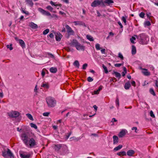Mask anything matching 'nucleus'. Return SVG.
<instances>
[{
	"label": "nucleus",
	"instance_id": "nucleus-1",
	"mask_svg": "<svg viewBox=\"0 0 158 158\" xmlns=\"http://www.w3.org/2000/svg\"><path fill=\"white\" fill-rule=\"evenodd\" d=\"M135 36L139 40L140 43L145 44H147L149 40V39L148 36L144 33H142L138 36L135 35Z\"/></svg>",
	"mask_w": 158,
	"mask_h": 158
},
{
	"label": "nucleus",
	"instance_id": "nucleus-2",
	"mask_svg": "<svg viewBox=\"0 0 158 158\" xmlns=\"http://www.w3.org/2000/svg\"><path fill=\"white\" fill-rule=\"evenodd\" d=\"M70 45L75 47L77 49L78 51H84L85 49V47L84 45L81 44L75 39L71 41V43H70Z\"/></svg>",
	"mask_w": 158,
	"mask_h": 158
},
{
	"label": "nucleus",
	"instance_id": "nucleus-3",
	"mask_svg": "<svg viewBox=\"0 0 158 158\" xmlns=\"http://www.w3.org/2000/svg\"><path fill=\"white\" fill-rule=\"evenodd\" d=\"M46 100L48 106L49 107H53L56 104V101L52 97H48L46 98Z\"/></svg>",
	"mask_w": 158,
	"mask_h": 158
},
{
	"label": "nucleus",
	"instance_id": "nucleus-4",
	"mask_svg": "<svg viewBox=\"0 0 158 158\" xmlns=\"http://www.w3.org/2000/svg\"><path fill=\"white\" fill-rule=\"evenodd\" d=\"M7 151L5 149L3 150L2 152V156L5 158H8V157L11 158L12 157H13L14 155L10 150L9 148H7Z\"/></svg>",
	"mask_w": 158,
	"mask_h": 158
},
{
	"label": "nucleus",
	"instance_id": "nucleus-5",
	"mask_svg": "<svg viewBox=\"0 0 158 158\" xmlns=\"http://www.w3.org/2000/svg\"><path fill=\"white\" fill-rule=\"evenodd\" d=\"M22 139L25 144L30 139V133L29 132H24L21 135Z\"/></svg>",
	"mask_w": 158,
	"mask_h": 158
},
{
	"label": "nucleus",
	"instance_id": "nucleus-6",
	"mask_svg": "<svg viewBox=\"0 0 158 158\" xmlns=\"http://www.w3.org/2000/svg\"><path fill=\"white\" fill-rule=\"evenodd\" d=\"M25 145L27 147L31 148L36 145V143L34 139L32 138L30 139Z\"/></svg>",
	"mask_w": 158,
	"mask_h": 158
},
{
	"label": "nucleus",
	"instance_id": "nucleus-7",
	"mask_svg": "<svg viewBox=\"0 0 158 158\" xmlns=\"http://www.w3.org/2000/svg\"><path fill=\"white\" fill-rule=\"evenodd\" d=\"M8 115L10 117L15 118L18 117L20 115V114L18 111H12L8 113Z\"/></svg>",
	"mask_w": 158,
	"mask_h": 158
},
{
	"label": "nucleus",
	"instance_id": "nucleus-8",
	"mask_svg": "<svg viewBox=\"0 0 158 158\" xmlns=\"http://www.w3.org/2000/svg\"><path fill=\"white\" fill-rule=\"evenodd\" d=\"M71 23H73L75 26L79 25L80 26H83L84 27H86V26L85 23L83 21H74L73 22H71Z\"/></svg>",
	"mask_w": 158,
	"mask_h": 158
},
{
	"label": "nucleus",
	"instance_id": "nucleus-9",
	"mask_svg": "<svg viewBox=\"0 0 158 158\" xmlns=\"http://www.w3.org/2000/svg\"><path fill=\"white\" fill-rule=\"evenodd\" d=\"M63 28L61 31L62 32H65L66 31L65 28L67 29V31L68 35L69 34V26L68 25L66 24V23H63Z\"/></svg>",
	"mask_w": 158,
	"mask_h": 158
},
{
	"label": "nucleus",
	"instance_id": "nucleus-10",
	"mask_svg": "<svg viewBox=\"0 0 158 158\" xmlns=\"http://www.w3.org/2000/svg\"><path fill=\"white\" fill-rule=\"evenodd\" d=\"M101 2L98 0H95L91 4V6L93 7H96L100 5Z\"/></svg>",
	"mask_w": 158,
	"mask_h": 158
},
{
	"label": "nucleus",
	"instance_id": "nucleus-11",
	"mask_svg": "<svg viewBox=\"0 0 158 158\" xmlns=\"http://www.w3.org/2000/svg\"><path fill=\"white\" fill-rule=\"evenodd\" d=\"M140 69L142 70V73L145 76H148L150 75V73L148 72L147 69L142 68H140Z\"/></svg>",
	"mask_w": 158,
	"mask_h": 158
},
{
	"label": "nucleus",
	"instance_id": "nucleus-12",
	"mask_svg": "<svg viewBox=\"0 0 158 158\" xmlns=\"http://www.w3.org/2000/svg\"><path fill=\"white\" fill-rule=\"evenodd\" d=\"M127 132V131L126 129H123L121 130L118 134L119 137L122 138L126 135Z\"/></svg>",
	"mask_w": 158,
	"mask_h": 158
},
{
	"label": "nucleus",
	"instance_id": "nucleus-13",
	"mask_svg": "<svg viewBox=\"0 0 158 158\" xmlns=\"http://www.w3.org/2000/svg\"><path fill=\"white\" fill-rule=\"evenodd\" d=\"M19 154L21 158H30L31 156L30 154H25L24 152L20 153Z\"/></svg>",
	"mask_w": 158,
	"mask_h": 158
},
{
	"label": "nucleus",
	"instance_id": "nucleus-14",
	"mask_svg": "<svg viewBox=\"0 0 158 158\" xmlns=\"http://www.w3.org/2000/svg\"><path fill=\"white\" fill-rule=\"evenodd\" d=\"M113 144H116L118 143V137L116 135H114L113 137Z\"/></svg>",
	"mask_w": 158,
	"mask_h": 158
},
{
	"label": "nucleus",
	"instance_id": "nucleus-15",
	"mask_svg": "<svg viewBox=\"0 0 158 158\" xmlns=\"http://www.w3.org/2000/svg\"><path fill=\"white\" fill-rule=\"evenodd\" d=\"M62 35L60 33H57V34L56 35V39L57 41H60L62 38Z\"/></svg>",
	"mask_w": 158,
	"mask_h": 158
},
{
	"label": "nucleus",
	"instance_id": "nucleus-16",
	"mask_svg": "<svg viewBox=\"0 0 158 158\" xmlns=\"http://www.w3.org/2000/svg\"><path fill=\"white\" fill-rule=\"evenodd\" d=\"M19 41L20 46L22 47V48H25V45L24 41L21 39H19Z\"/></svg>",
	"mask_w": 158,
	"mask_h": 158
},
{
	"label": "nucleus",
	"instance_id": "nucleus-17",
	"mask_svg": "<svg viewBox=\"0 0 158 158\" xmlns=\"http://www.w3.org/2000/svg\"><path fill=\"white\" fill-rule=\"evenodd\" d=\"M73 65L76 68H79L80 65L79 61L77 60H76L73 63Z\"/></svg>",
	"mask_w": 158,
	"mask_h": 158
},
{
	"label": "nucleus",
	"instance_id": "nucleus-18",
	"mask_svg": "<svg viewBox=\"0 0 158 158\" xmlns=\"http://www.w3.org/2000/svg\"><path fill=\"white\" fill-rule=\"evenodd\" d=\"M30 27L32 28L36 29L38 28V26L37 24L34 23L33 22H31L30 25Z\"/></svg>",
	"mask_w": 158,
	"mask_h": 158
},
{
	"label": "nucleus",
	"instance_id": "nucleus-19",
	"mask_svg": "<svg viewBox=\"0 0 158 158\" xmlns=\"http://www.w3.org/2000/svg\"><path fill=\"white\" fill-rule=\"evenodd\" d=\"M102 89V86L99 87L98 89L96 90H94V94H99L100 91Z\"/></svg>",
	"mask_w": 158,
	"mask_h": 158
},
{
	"label": "nucleus",
	"instance_id": "nucleus-20",
	"mask_svg": "<svg viewBox=\"0 0 158 158\" xmlns=\"http://www.w3.org/2000/svg\"><path fill=\"white\" fill-rule=\"evenodd\" d=\"M134 153V151L133 150H129L127 152V154L129 156H131Z\"/></svg>",
	"mask_w": 158,
	"mask_h": 158
},
{
	"label": "nucleus",
	"instance_id": "nucleus-21",
	"mask_svg": "<svg viewBox=\"0 0 158 158\" xmlns=\"http://www.w3.org/2000/svg\"><path fill=\"white\" fill-rule=\"evenodd\" d=\"M131 86V84L129 82H127L125 83L124 88L126 89H128Z\"/></svg>",
	"mask_w": 158,
	"mask_h": 158
},
{
	"label": "nucleus",
	"instance_id": "nucleus-22",
	"mask_svg": "<svg viewBox=\"0 0 158 158\" xmlns=\"http://www.w3.org/2000/svg\"><path fill=\"white\" fill-rule=\"evenodd\" d=\"M50 71L52 73H55L57 71V69L56 68L52 67L50 69Z\"/></svg>",
	"mask_w": 158,
	"mask_h": 158
},
{
	"label": "nucleus",
	"instance_id": "nucleus-23",
	"mask_svg": "<svg viewBox=\"0 0 158 158\" xmlns=\"http://www.w3.org/2000/svg\"><path fill=\"white\" fill-rule=\"evenodd\" d=\"M123 146L121 145H119L118 146L115 147L114 149V151H116L122 148Z\"/></svg>",
	"mask_w": 158,
	"mask_h": 158
},
{
	"label": "nucleus",
	"instance_id": "nucleus-24",
	"mask_svg": "<svg viewBox=\"0 0 158 158\" xmlns=\"http://www.w3.org/2000/svg\"><path fill=\"white\" fill-rule=\"evenodd\" d=\"M27 3L31 6H32L34 4L32 0H26Z\"/></svg>",
	"mask_w": 158,
	"mask_h": 158
},
{
	"label": "nucleus",
	"instance_id": "nucleus-25",
	"mask_svg": "<svg viewBox=\"0 0 158 158\" xmlns=\"http://www.w3.org/2000/svg\"><path fill=\"white\" fill-rule=\"evenodd\" d=\"M127 18V16H123L121 18L122 20L124 22L125 25H127L126 19Z\"/></svg>",
	"mask_w": 158,
	"mask_h": 158
},
{
	"label": "nucleus",
	"instance_id": "nucleus-26",
	"mask_svg": "<svg viewBox=\"0 0 158 158\" xmlns=\"http://www.w3.org/2000/svg\"><path fill=\"white\" fill-rule=\"evenodd\" d=\"M41 87L48 89L49 88V85L48 83H43L41 85Z\"/></svg>",
	"mask_w": 158,
	"mask_h": 158
},
{
	"label": "nucleus",
	"instance_id": "nucleus-27",
	"mask_svg": "<svg viewBox=\"0 0 158 158\" xmlns=\"http://www.w3.org/2000/svg\"><path fill=\"white\" fill-rule=\"evenodd\" d=\"M117 155L118 156H124L126 155V152L125 151H122L117 153Z\"/></svg>",
	"mask_w": 158,
	"mask_h": 158
},
{
	"label": "nucleus",
	"instance_id": "nucleus-28",
	"mask_svg": "<svg viewBox=\"0 0 158 158\" xmlns=\"http://www.w3.org/2000/svg\"><path fill=\"white\" fill-rule=\"evenodd\" d=\"M136 48L133 45L132 46V53L133 55L135 54L136 53Z\"/></svg>",
	"mask_w": 158,
	"mask_h": 158
},
{
	"label": "nucleus",
	"instance_id": "nucleus-29",
	"mask_svg": "<svg viewBox=\"0 0 158 158\" xmlns=\"http://www.w3.org/2000/svg\"><path fill=\"white\" fill-rule=\"evenodd\" d=\"M114 74L115 76L117 77L119 79L121 77V74H120L116 72H114Z\"/></svg>",
	"mask_w": 158,
	"mask_h": 158
},
{
	"label": "nucleus",
	"instance_id": "nucleus-30",
	"mask_svg": "<svg viewBox=\"0 0 158 158\" xmlns=\"http://www.w3.org/2000/svg\"><path fill=\"white\" fill-rule=\"evenodd\" d=\"M86 38L87 39H88L90 41H94V39L93 37L89 35H86Z\"/></svg>",
	"mask_w": 158,
	"mask_h": 158
},
{
	"label": "nucleus",
	"instance_id": "nucleus-31",
	"mask_svg": "<svg viewBox=\"0 0 158 158\" xmlns=\"http://www.w3.org/2000/svg\"><path fill=\"white\" fill-rule=\"evenodd\" d=\"M115 103L117 108H118L119 106V102L118 98L117 97V98L115 100Z\"/></svg>",
	"mask_w": 158,
	"mask_h": 158
},
{
	"label": "nucleus",
	"instance_id": "nucleus-32",
	"mask_svg": "<svg viewBox=\"0 0 158 158\" xmlns=\"http://www.w3.org/2000/svg\"><path fill=\"white\" fill-rule=\"evenodd\" d=\"M61 147V146L60 145H55L54 147V149L55 150L59 151Z\"/></svg>",
	"mask_w": 158,
	"mask_h": 158
},
{
	"label": "nucleus",
	"instance_id": "nucleus-33",
	"mask_svg": "<svg viewBox=\"0 0 158 158\" xmlns=\"http://www.w3.org/2000/svg\"><path fill=\"white\" fill-rule=\"evenodd\" d=\"M26 115L27 117L31 120H33V118L32 115L30 114H27Z\"/></svg>",
	"mask_w": 158,
	"mask_h": 158
},
{
	"label": "nucleus",
	"instance_id": "nucleus-34",
	"mask_svg": "<svg viewBox=\"0 0 158 158\" xmlns=\"http://www.w3.org/2000/svg\"><path fill=\"white\" fill-rule=\"evenodd\" d=\"M105 3L108 4L114 3V2L112 0H105Z\"/></svg>",
	"mask_w": 158,
	"mask_h": 158
},
{
	"label": "nucleus",
	"instance_id": "nucleus-35",
	"mask_svg": "<svg viewBox=\"0 0 158 158\" xmlns=\"http://www.w3.org/2000/svg\"><path fill=\"white\" fill-rule=\"evenodd\" d=\"M95 48L97 50H99L100 49V45L99 44L97 43L95 45Z\"/></svg>",
	"mask_w": 158,
	"mask_h": 158
},
{
	"label": "nucleus",
	"instance_id": "nucleus-36",
	"mask_svg": "<svg viewBox=\"0 0 158 158\" xmlns=\"http://www.w3.org/2000/svg\"><path fill=\"white\" fill-rule=\"evenodd\" d=\"M50 3L52 5L55 6H61V5L60 4H56V5L55 4V3L54 2H52V1H51L50 2Z\"/></svg>",
	"mask_w": 158,
	"mask_h": 158
},
{
	"label": "nucleus",
	"instance_id": "nucleus-37",
	"mask_svg": "<svg viewBox=\"0 0 158 158\" xmlns=\"http://www.w3.org/2000/svg\"><path fill=\"white\" fill-rule=\"evenodd\" d=\"M151 24V23L149 21H146L144 23L145 27L150 26Z\"/></svg>",
	"mask_w": 158,
	"mask_h": 158
},
{
	"label": "nucleus",
	"instance_id": "nucleus-38",
	"mask_svg": "<svg viewBox=\"0 0 158 158\" xmlns=\"http://www.w3.org/2000/svg\"><path fill=\"white\" fill-rule=\"evenodd\" d=\"M30 125L31 127L34 128L35 129H37V127L35 124L33 123H30Z\"/></svg>",
	"mask_w": 158,
	"mask_h": 158
},
{
	"label": "nucleus",
	"instance_id": "nucleus-39",
	"mask_svg": "<svg viewBox=\"0 0 158 158\" xmlns=\"http://www.w3.org/2000/svg\"><path fill=\"white\" fill-rule=\"evenodd\" d=\"M49 30L48 29H47L43 31V34L44 35H46L49 32Z\"/></svg>",
	"mask_w": 158,
	"mask_h": 158
},
{
	"label": "nucleus",
	"instance_id": "nucleus-40",
	"mask_svg": "<svg viewBox=\"0 0 158 158\" xmlns=\"http://www.w3.org/2000/svg\"><path fill=\"white\" fill-rule=\"evenodd\" d=\"M150 93L152 94V95H153V96H155V92L153 89L152 88H151L150 89Z\"/></svg>",
	"mask_w": 158,
	"mask_h": 158
},
{
	"label": "nucleus",
	"instance_id": "nucleus-41",
	"mask_svg": "<svg viewBox=\"0 0 158 158\" xmlns=\"http://www.w3.org/2000/svg\"><path fill=\"white\" fill-rule=\"evenodd\" d=\"M12 44H10V45H7L6 46L7 48H9L10 50H11L13 49V48L12 47Z\"/></svg>",
	"mask_w": 158,
	"mask_h": 158
},
{
	"label": "nucleus",
	"instance_id": "nucleus-42",
	"mask_svg": "<svg viewBox=\"0 0 158 158\" xmlns=\"http://www.w3.org/2000/svg\"><path fill=\"white\" fill-rule=\"evenodd\" d=\"M102 67L104 69L105 72V73H108V71L107 69V68L106 66H105L104 65H103L102 66Z\"/></svg>",
	"mask_w": 158,
	"mask_h": 158
},
{
	"label": "nucleus",
	"instance_id": "nucleus-43",
	"mask_svg": "<svg viewBox=\"0 0 158 158\" xmlns=\"http://www.w3.org/2000/svg\"><path fill=\"white\" fill-rule=\"evenodd\" d=\"M136 40V39L135 37H132L130 39V41L132 43L134 44L135 43L134 41H135Z\"/></svg>",
	"mask_w": 158,
	"mask_h": 158
},
{
	"label": "nucleus",
	"instance_id": "nucleus-44",
	"mask_svg": "<svg viewBox=\"0 0 158 158\" xmlns=\"http://www.w3.org/2000/svg\"><path fill=\"white\" fill-rule=\"evenodd\" d=\"M47 54L48 56V57L52 58L54 59H55V56L52 54L50 53H48Z\"/></svg>",
	"mask_w": 158,
	"mask_h": 158
},
{
	"label": "nucleus",
	"instance_id": "nucleus-45",
	"mask_svg": "<svg viewBox=\"0 0 158 158\" xmlns=\"http://www.w3.org/2000/svg\"><path fill=\"white\" fill-rule=\"evenodd\" d=\"M39 10L44 15L45 12V10H43V9L41 8H39Z\"/></svg>",
	"mask_w": 158,
	"mask_h": 158
},
{
	"label": "nucleus",
	"instance_id": "nucleus-46",
	"mask_svg": "<svg viewBox=\"0 0 158 158\" xmlns=\"http://www.w3.org/2000/svg\"><path fill=\"white\" fill-rule=\"evenodd\" d=\"M39 10L44 15L45 12V10H43V9L41 8H39Z\"/></svg>",
	"mask_w": 158,
	"mask_h": 158
},
{
	"label": "nucleus",
	"instance_id": "nucleus-47",
	"mask_svg": "<svg viewBox=\"0 0 158 158\" xmlns=\"http://www.w3.org/2000/svg\"><path fill=\"white\" fill-rule=\"evenodd\" d=\"M47 8L51 11H52L53 10V8L50 6H47Z\"/></svg>",
	"mask_w": 158,
	"mask_h": 158
},
{
	"label": "nucleus",
	"instance_id": "nucleus-48",
	"mask_svg": "<svg viewBox=\"0 0 158 158\" xmlns=\"http://www.w3.org/2000/svg\"><path fill=\"white\" fill-rule=\"evenodd\" d=\"M118 57L120 58L121 60H123V57L122 54L120 53L119 52L118 54Z\"/></svg>",
	"mask_w": 158,
	"mask_h": 158
},
{
	"label": "nucleus",
	"instance_id": "nucleus-49",
	"mask_svg": "<svg viewBox=\"0 0 158 158\" xmlns=\"http://www.w3.org/2000/svg\"><path fill=\"white\" fill-rule=\"evenodd\" d=\"M87 66L88 64H87L85 63L83 64L82 66V69L84 70L87 67Z\"/></svg>",
	"mask_w": 158,
	"mask_h": 158
},
{
	"label": "nucleus",
	"instance_id": "nucleus-50",
	"mask_svg": "<svg viewBox=\"0 0 158 158\" xmlns=\"http://www.w3.org/2000/svg\"><path fill=\"white\" fill-rule=\"evenodd\" d=\"M74 32L72 28L70 27V35H73Z\"/></svg>",
	"mask_w": 158,
	"mask_h": 158
},
{
	"label": "nucleus",
	"instance_id": "nucleus-51",
	"mask_svg": "<svg viewBox=\"0 0 158 158\" xmlns=\"http://www.w3.org/2000/svg\"><path fill=\"white\" fill-rule=\"evenodd\" d=\"M145 14L143 12H141L139 15V16L141 18H143Z\"/></svg>",
	"mask_w": 158,
	"mask_h": 158
},
{
	"label": "nucleus",
	"instance_id": "nucleus-52",
	"mask_svg": "<svg viewBox=\"0 0 158 158\" xmlns=\"http://www.w3.org/2000/svg\"><path fill=\"white\" fill-rule=\"evenodd\" d=\"M150 116H151V117H152V118H155V115L153 113V111L152 110H151L150 111Z\"/></svg>",
	"mask_w": 158,
	"mask_h": 158
},
{
	"label": "nucleus",
	"instance_id": "nucleus-53",
	"mask_svg": "<svg viewBox=\"0 0 158 158\" xmlns=\"http://www.w3.org/2000/svg\"><path fill=\"white\" fill-rule=\"evenodd\" d=\"M44 15L47 16H50L51 14L49 12L45 10Z\"/></svg>",
	"mask_w": 158,
	"mask_h": 158
},
{
	"label": "nucleus",
	"instance_id": "nucleus-54",
	"mask_svg": "<svg viewBox=\"0 0 158 158\" xmlns=\"http://www.w3.org/2000/svg\"><path fill=\"white\" fill-rule=\"evenodd\" d=\"M87 80L89 82H91L93 80V79L90 77L87 78Z\"/></svg>",
	"mask_w": 158,
	"mask_h": 158
},
{
	"label": "nucleus",
	"instance_id": "nucleus-55",
	"mask_svg": "<svg viewBox=\"0 0 158 158\" xmlns=\"http://www.w3.org/2000/svg\"><path fill=\"white\" fill-rule=\"evenodd\" d=\"M123 64H114L115 66L116 67H119L123 65Z\"/></svg>",
	"mask_w": 158,
	"mask_h": 158
},
{
	"label": "nucleus",
	"instance_id": "nucleus-56",
	"mask_svg": "<svg viewBox=\"0 0 158 158\" xmlns=\"http://www.w3.org/2000/svg\"><path fill=\"white\" fill-rule=\"evenodd\" d=\"M49 114V112H45L43 114V115L45 116H48Z\"/></svg>",
	"mask_w": 158,
	"mask_h": 158
},
{
	"label": "nucleus",
	"instance_id": "nucleus-57",
	"mask_svg": "<svg viewBox=\"0 0 158 158\" xmlns=\"http://www.w3.org/2000/svg\"><path fill=\"white\" fill-rule=\"evenodd\" d=\"M131 130H135V132L136 133H137V127H133L132 128Z\"/></svg>",
	"mask_w": 158,
	"mask_h": 158
},
{
	"label": "nucleus",
	"instance_id": "nucleus-58",
	"mask_svg": "<svg viewBox=\"0 0 158 158\" xmlns=\"http://www.w3.org/2000/svg\"><path fill=\"white\" fill-rule=\"evenodd\" d=\"M22 11L23 13L25 14L26 15H28L29 14V13L27 11H26L23 10H22Z\"/></svg>",
	"mask_w": 158,
	"mask_h": 158
},
{
	"label": "nucleus",
	"instance_id": "nucleus-59",
	"mask_svg": "<svg viewBox=\"0 0 158 158\" xmlns=\"http://www.w3.org/2000/svg\"><path fill=\"white\" fill-rule=\"evenodd\" d=\"M105 48H102L101 50V52L102 54H103L105 53Z\"/></svg>",
	"mask_w": 158,
	"mask_h": 158
},
{
	"label": "nucleus",
	"instance_id": "nucleus-60",
	"mask_svg": "<svg viewBox=\"0 0 158 158\" xmlns=\"http://www.w3.org/2000/svg\"><path fill=\"white\" fill-rule=\"evenodd\" d=\"M118 23L119 24V25L120 26L121 28H122L123 27V26L120 21L118 22Z\"/></svg>",
	"mask_w": 158,
	"mask_h": 158
},
{
	"label": "nucleus",
	"instance_id": "nucleus-61",
	"mask_svg": "<svg viewBox=\"0 0 158 158\" xmlns=\"http://www.w3.org/2000/svg\"><path fill=\"white\" fill-rule=\"evenodd\" d=\"M158 82V81L157 80L155 81V85L157 88H158V84H157Z\"/></svg>",
	"mask_w": 158,
	"mask_h": 158
},
{
	"label": "nucleus",
	"instance_id": "nucleus-62",
	"mask_svg": "<svg viewBox=\"0 0 158 158\" xmlns=\"http://www.w3.org/2000/svg\"><path fill=\"white\" fill-rule=\"evenodd\" d=\"M49 36L50 38H52L53 37L54 35L53 33H51L49 34Z\"/></svg>",
	"mask_w": 158,
	"mask_h": 158
},
{
	"label": "nucleus",
	"instance_id": "nucleus-63",
	"mask_svg": "<svg viewBox=\"0 0 158 158\" xmlns=\"http://www.w3.org/2000/svg\"><path fill=\"white\" fill-rule=\"evenodd\" d=\"M150 69L152 70V71H154V67L152 65L150 66Z\"/></svg>",
	"mask_w": 158,
	"mask_h": 158
},
{
	"label": "nucleus",
	"instance_id": "nucleus-64",
	"mask_svg": "<svg viewBox=\"0 0 158 158\" xmlns=\"http://www.w3.org/2000/svg\"><path fill=\"white\" fill-rule=\"evenodd\" d=\"M131 84H132V85L134 86H135V81H132L131 82Z\"/></svg>",
	"mask_w": 158,
	"mask_h": 158
}]
</instances>
